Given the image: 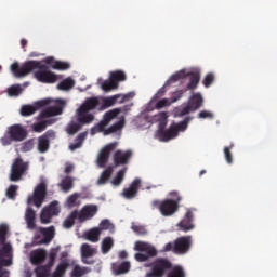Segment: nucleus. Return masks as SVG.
I'll use <instances>...</instances> for the list:
<instances>
[{
	"label": "nucleus",
	"instance_id": "9",
	"mask_svg": "<svg viewBox=\"0 0 277 277\" xmlns=\"http://www.w3.org/2000/svg\"><path fill=\"white\" fill-rule=\"evenodd\" d=\"M45 198H47V183L41 182L34 189L32 196L28 197L27 205H31V202H34L35 207L40 209Z\"/></svg>",
	"mask_w": 277,
	"mask_h": 277
},
{
	"label": "nucleus",
	"instance_id": "44",
	"mask_svg": "<svg viewBox=\"0 0 277 277\" xmlns=\"http://www.w3.org/2000/svg\"><path fill=\"white\" fill-rule=\"evenodd\" d=\"M85 140V133H80L77 137H76V143L71 144L69 146V148L71 150H77V148H81V146L83 145V141Z\"/></svg>",
	"mask_w": 277,
	"mask_h": 277
},
{
	"label": "nucleus",
	"instance_id": "40",
	"mask_svg": "<svg viewBox=\"0 0 277 277\" xmlns=\"http://www.w3.org/2000/svg\"><path fill=\"white\" fill-rule=\"evenodd\" d=\"M192 121V117H186L183 121L179 122L177 124H171L176 129V135L179 136V131H185Z\"/></svg>",
	"mask_w": 277,
	"mask_h": 277
},
{
	"label": "nucleus",
	"instance_id": "22",
	"mask_svg": "<svg viewBox=\"0 0 277 277\" xmlns=\"http://www.w3.org/2000/svg\"><path fill=\"white\" fill-rule=\"evenodd\" d=\"M187 105L192 109V111H198L202 105H205V98L200 93H194L188 100Z\"/></svg>",
	"mask_w": 277,
	"mask_h": 277
},
{
	"label": "nucleus",
	"instance_id": "33",
	"mask_svg": "<svg viewBox=\"0 0 277 277\" xmlns=\"http://www.w3.org/2000/svg\"><path fill=\"white\" fill-rule=\"evenodd\" d=\"M90 272H92V269H90V267H81L79 265H76L71 272V277H81V276H85V274H90Z\"/></svg>",
	"mask_w": 277,
	"mask_h": 277
},
{
	"label": "nucleus",
	"instance_id": "6",
	"mask_svg": "<svg viewBox=\"0 0 277 277\" xmlns=\"http://www.w3.org/2000/svg\"><path fill=\"white\" fill-rule=\"evenodd\" d=\"M134 250L138 252L134 255V259L138 261V263H145V261H148L158 254L157 249L154 246L144 241H136Z\"/></svg>",
	"mask_w": 277,
	"mask_h": 277
},
{
	"label": "nucleus",
	"instance_id": "64",
	"mask_svg": "<svg viewBox=\"0 0 277 277\" xmlns=\"http://www.w3.org/2000/svg\"><path fill=\"white\" fill-rule=\"evenodd\" d=\"M162 96H166V85L158 90V92L154 95L153 101H157V98H161Z\"/></svg>",
	"mask_w": 277,
	"mask_h": 277
},
{
	"label": "nucleus",
	"instance_id": "29",
	"mask_svg": "<svg viewBox=\"0 0 277 277\" xmlns=\"http://www.w3.org/2000/svg\"><path fill=\"white\" fill-rule=\"evenodd\" d=\"M113 269H114V274L116 276L127 274V272H129V269H131V263L122 262L121 264L114 265Z\"/></svg>",
	"mask_w": 277,
	"mask_h": 277
},
{
	"label": "nucleus",
	"instance_id": "63",
	"mask_svg": "<svg viewBox=\"0 0 277 277\" xmlns=\"http://www.w3.org/2000/svg\"><path fill=\"white\" fill-rule=\"evenodd\" d=\"M100 228L101 230H109V228H111V223L109 220L105 219L100 223Z\"/></svg>",
	"mask_w": 277,
	"mask_h": 277
},
{
	"label": "nucleus",
	"instance_id": "42",
	"mask_svg": "<svg viewBox=\"0 0 277 277\" xmlns=\"http://www.w3.org/2000/svg\"><path fill=\"white\" fill-rule=\"evenodd\" d=\"M61 187L63 192L68 193L69 190L72 189V177L66 176L62 180L61 182Z\"/></svg>",
	"mask_w": 277,
	"mask_h": 277
},
{
	"label": "nucleus",
	"instance_id": "49",
	"mask_svg": "<svg viewBox=\"0 0 277 277\" xmlns=\"http://www.w3.org/2000/svg\"><path fill=\"white\" fill-rule=\"evenodd\" d=\"M21 92H23V88H21V84L11 85L8 89V94L10 96H21Z\"/></svg>",
	"mask_w": 277,
	"mask_h": 277
},
{
	"label": "nucleus",
	"instance_id": "45",
	"mask_svg": "<svg viewBox=\"0 0 277 277\" xmlns=\"http://www.w3.org/2000/svg\"><path fill=\"white\" fill-rule=\"evenodd\" d=\"M85 140V133H80L77 137H76V143L71 144L69 146V148L71 150H77V148H81V146L83 145V141Z\"/></svg>",
	"mask_w": 277,
	"mask_h": 277
},
{
	"label": "nucleus",
	"instance_id": "36",
	"mask_svg": "<svg viewBox=\"0 0 277 277\" xmlns=\"http://www.w3.org/2000/svg\"><path fill=\"white\" fill-rule=\"evenodd\" d=\"M51 273V266L48 264L38 266L35 269V274L37 277H49V274Z\"/></svg>",
	"mask_w": 277,
	"mask_h": 277
},
{
	"label": "nucleus",
	"instance_id": "46",
	"mask_svg": "<svg viewBox=\"0 0 277 277\" xmlns=\"http://www.w3.org/2000/svg\"><path fill=\"white\" fill-rule=\"evenodd\" d=\"M52 68L54 70H68L70 68V63L62 62V61H55L52 64Z\"/></svg>",
	"mask_w": 277,
	"mask_h": 277
},
{
	"label": "nucleus",
	"instance_id": "51",
	"mask_svg": "<svg viewBox=\"0 0 277 277\" xmlns=\"http://www.w3.org/2000/svg\"><path fill=\"white\" fill-rule=\"evenodd\" d=\"M183 77H185V72L179 71L172 75L164 85H170V83H176V81H180V79H183Z\"/></svg>",
	"mask_w": 277,
	"mask_h": 277
},
{
	"label": "nucleus",
	"instance_id": "19",
	"mask_svg": "<svg viewBox=\"0 0 277 277\" xmlns=\"http://www.w3.org/2000/svg\"><path fill=\"white\" fill-rule=\"evenodd\" d=\"M47 105H51V100H42L35 104V106L31 105H25L21 108L22 116H34L35 111H38L40 107H44Z\"/></svg>",
	"mask_w": 277,
	"mask_h": 277
},
{
	"label": "nucleus",
	"instance_id": "30",
	"mask_svg": "<svg viewBox=\"0 0 277 277\" xmlns=\"http://www.w3.org/2000/svg\"><path fill=\"white\" fill-rule=\"evenodd\" d=\"M200 83V72H192L186 90H196Z\"/></svg>",
	"mask_w": 277,
	"mask_h": 277
},
{
	"label": "nucleus",
	"instance_id": "13",
	"mask_svg": "<svg viewBox=\"0 0 277 277\" xmlns=\"http://www.w3.org/2000/svg\"><path fill=\"white\" fill-rule=\"evenodd\" d=\"M118 146V142L110 143L106 145L98 154L97 156V166L98 168H105L107 166V162L109 161V155L116 150V147Z\"/></svg>",
	"mask_w": 277,
	"mask_h": 277
},
{
	"label": "nucleus",
	"instance_id": "57",
	"mask_svg": "<svg viewBox=\"0 0 277 277\" xmlns=\"http://www.w3.org/2000/svg\"><path fill=\"white\" fill-rule=\"evenodd\" d=\"M197 118H199L200 120H205V119H209V120H213L214 115L213 113L209 111V110H201L198 115Z\"/></svg>",
	"mask_w": 277,
	"mask_h": 277
},
{
	"label": "nucleus",
	"instance_id": "10",
	"mask_svg": "<svg viewBox=\"0 0 277 277\" xmlns=\"http://www.w3.org/2000/svg\"><path fill=\"white\" fill-rule=\"evenodd\" d=\"M66 107V101L56 100L54 106H50L42 110L39 115L40 120H44V118H51V116H61L64 113V108Z\"/></svg>",
	"mask_w": 277,
	"mask_h": 277
},
{
	"label": "nucleus",
	"instance_id": "2",
	"mask_svg": "<svg viewBox=\"0 0 277 277\" xmlns=\"http://www.w3.org/2000/svg\"><path fill=\"white\" fill-rule=\"evenodd\" d=\"M98 105V97H88L77 109L78 122L80 124H92L94 122V115L90 114V111H93Z\"/></svg>",
	"mask_w": 277,
	"mask_h": 277
},
{
	"label": "nucleus",
	"instance_id": "52",
	"mask_svg": "<svg viewBox=\"0 0 277 277\" xmlns=\"http://www.w3.org/2000/svg\"><path fill=\"white\" fill-rule=\"evenodd\" d=\"M213 81H215V75H213V72H209L203 78L202 83L205 88H211V84L213 83Z\"/></svg>",
	"mask_w": 277,
	"mask_h": 277
},
{
	"label": "nucleus",
	"instance_id": "60",
	"mask_svg": "<svg viewBox=\"0 0 277 277\" xmlns=\"http://www.w3.org/2000/svg\"><path fill=\"white\" fill-rule=\"evenodd\" d=\"M132 230L136 233L137 235H148V232L146 230V227L141 225H134L132 226Z\"/></svg>",
	"mask_w": 277,
	"mask_h": 277
},
{
	"label": "nucleus",
	"instance_id": "11",
	"mask_svg": "<svg viewBox=\"0 0 277 277\" xmlns=\"http://www.w3.org/2000/svg\"><path fill=\"white\" fill-rule=\"evenodd\" d=\"M54 215H60V207L57 201L51 202L48 207H44L40 214L41 224H51V220Z\"/></svg>",
	"mask_w": 277,
	"mask_h": 277
},
{
	"label": "nucleus",
	"instance_id": "43",
	"mask_svg": "<svg viewBox=\"0 0 277 277\" xmlns=\"http://www.w3.org/2000/svg\"><path fill=\"white\" fill-rule=\"evenodd\" d=\"M167 277H185V271L181 266H175L168 273Z\"/></svg>",
	"mask_w": 277,
	"mask_h": 277
},
{
	"label": "nucleus",
	"instance_id": "54",
	"mask_svg": "<svg viewBox=\"0 0 277 277\" xmlns=\"http://www.w3.org/2000/svg\"><path fill=\"white\" fill-rule=\"evenodd\" d=\"M45 130H47V123H44V121H39L32 124V131H35V133H42V131H45Z\"/></svg>",
	"mask_w": 277,
	"mask_h": 277
},
{
	"label": "nucleus",
	"instance_id": "28",
	"mask_svg": "<svg viewBox=\"0 0 277 277\" xmlns=\"http://www.w3.org/2000/svg\"><path fill=\"white\" fill-rule=\"evenodd\" d=\"M114 174V167L106 168L97 180V185H105Z\"/></svg>",
	"mask_w": 277,
	"mask_h": 277
},
{
	"label": "nucleus",
	"instance_id": "39",
	"mask_svg": "<svg viewBox=\"0 0 277 277\" xmlns=\"http://www.w3.org/2000/svg\"><path fill=\"white\" fill-rule=\"evenodd\" d=\"M102 90H104V92H111V90H118V82H115L111 78L110 80H105L102 83Z\"/></svg>",
	"mask_w": 277,
	"mask_h": 277
},
{
	"label": "nucleus",
	"instance_id": "38",
	"mask_svg": "<svg viewBox=\"0 0 277 277\" xmlns=\"http://www.w3.org/2000/svg\"><path fill=\"white\" fill-rule=\"evenodd\" d=\"M110 79L115 82L118 83L120 81H127V74L122 70H117L110 72Z\"/></svg>",
	"mask_w": 277,
	"mask_h": 277
},
{
	"label": "nucleus",
	"instance_id": "23",
	"mask_svg": "<svg viewBox=\"0 0 277 277\" xmlns=\"http://www.w3.org/2000/svg\"><path fill=\"white\" fill-rule=\"evenodd\" d=\"M39 232L41 235H43V238L39 241V243H51L53 241V237H55V227L50 226V227H40Z\"/></svg>",
	"mask_w": 277,
	"mask_h": 277
},
{
	"label": "nucleus",
	"instance_id": "35",
	"mask_svg": "<svg viewBox=\"0 0 277 277\" xmlns=\"http://www.w3.org/2000/svg\"><path fill=\"white\" fill-rule=\"evenodd\" d=\"M114 248V238L106 237L102 241V254H107Z\"/></svg>",
	"mask_w": 277,
	"mask_h": 277
},
{
	"label": "nucleus",
	"instance_id": "55",
	"mask_svg": "<svg viewBox=\"0 0 277 277\" xmlns=\"http://www.w3.org/2000/svg\"><path fill=\"white\" fill-rule=\"evenodd\" d=\"M235 146L233 143L228 147H224V157L226 159L227 163H233V154L230 153V149Z\"/></svg>",
	"mask_w": 277,
	"mask_h": 277
},
{
	"label": "nucleus",
	"instance_id": "12",
	"mask_svg": "<svg viewBox=\"0 0 277 277\" xmlns=\"http://www.w3.org/2000/svg\"><path fill=\"white\" fill-rule=\"evenodd\" d=\"M80 252H81V261L82 263H84V265H94V263H96V261L90 260V259L98 254V249H96L95 247H92L89 243H82L80 248Z\"/></svg>",
	"mask_w": 277,
	"mask_h": 277
},
{
	"label": "nucleus",
	"instance_id": "37",
	"mask_svg": "<svg viewBox=\"0 0 277 277\" xmlns=\"http://www.w3.org/2000/svg\"><path fill=\"white\" fill-rule=\"evenodd\" d=\"M75 88V80L72 78H66L57 84L58 90H72Z\"/></svg>",
	"mask_w": 277,
	"mask_h": 277
},
{
	"label": "nucleus",
	"instance_id": "25",
	"mask_svg": "<svg viewBox=\"0 0 277 277\" xmlns=\"http://www.w3.org/2000/svg\"><path fill=\"white\" fill-rule=\"evenodd\" d=\"M30 261L32 265H40L47 261V251L44 249H38L31 252Z\"/></svg>",
	"mask_w": 277,
	"mask_h": 277
},
{
	"label": "nucleus",
	"instance_id": "16",
	"mask_svg": "<svg viewBox=\"0 0 277 277\" xmlns=\"http://www.w3.org/2000/svg\"><path fill=\"white\" fill-rule=\"evenodd\" d=\"M133 96H135L133 93H128L126 95L116 94L110 97H104L102 100V109H108V107H114V104L118 103L119 98H121L119 103H124L126 101H129V98H133Z\"/></svg>",
	"mask_w": 277,
	"mask_h": 277
},
{
	"label": "nucleus",
	"instance_id": "53",
	"mask_svg": "<svg viewBox=\"0 0 277 277\" xmlns=\"http://www.w3.org/2000/svg\"><path fill=\"white\" fill-rule=\"evenodd\" d=\"M16 192H18V186L17 185L9 186V188L6 189L8 198H10L11 200H14V198H16Z\"/></svg>",
	"mask_w": 277,
	"mask_h": 277
},
{
	"label": "nucleus",
	"instance_id": "59",
	"mask_svg": "<svg viewBox=\"0 0 277 277\" xmlns=\"http://www.w3.org/2000/svg\"><path fill=\"white\" fill-rule=\"evenodd\" d=\"M170 105V100L168 98H162V100H159L156 105H155V108L156 109H163V107H169Z\"/></svg>",
	"mask_w": 277,
	"mask_h": 277
},
{
	"label": "nucleus",
	"instance_id": "56",
	"mask_svg": "<svg viewBox=\"0 0 277 277\" xmlns=\"http://www.w3.org/2000/svg\"><path fill=\"white\" fill-rule=\"evenodd\" d=\"M57 258V249H52L49 253V262H48V266L49 267H53V265H55V259Z\"/></svg>",
	"mask_w": 277,
	"mask_h": 277
},
{
	"label": "nucleus",
	"instance_id": "8",
	"mask_svg": "<svg viewBox=\"0 0 277 277\" xmlns=\"http://www.w3.org/2000/svg\"><path fill=\"white\" fill-rule=\"evenodd\" d=\"M170 269H172V262L166 258H158L151 263V269L145 277H163Z\"/></svg>",
	"mask_w": 277,
	"mask_h": 277
},
{
	"label": "nucleus",
	"instance_id": "47",
	"mask_svg": "<svg viewBox=\"0 0 277 277\" xmlns=\"http://www.w3.org/2000/svg\"><path fill=\"white\" fill-rule=\"evenodd\" d=\"M67 206L69 209H72V207H79V194L75 193L71 196L67 198Z\"/></svg>",
	"mask_w": 277,
	"mask_h": 277
},
{
	"label": "nucleus",
	"instance_id": "21",
	"mask_svg": "<svg viewBox=\"0 0 277 277\" xmlns=\"http://www.w3.org/2000/svg\"><path fill=\"white\" fill-rule=\"evenodd\" d=\"M194 212L192 210H187L185 216L177 224L180 230L184 233H188V230H194Z\"/></svg>",
	"mask_w": 277,
	"mask_h": 277
},
{
	"label": "nucleus",
	"instance_id": "31",
	"mask_svg": "<svg viewBox=\"0 0 277 277\" xmlns=\"http://www.w3.org/2000/svg\"><path fill=\"white\" fill-rule=\"evenodd\" d=\"M120 111H122L120 108H115L113 110L105 113L102 121L106 126L109 124L111 122V120H114V118H116L118 116V114H120Z\"/></svg>",
	"mask_w": 277,
	"mask_h": 277
},
{
	"label": "nucleus",
	"instance_id": "32",
	"mask_svg": "<svg viewBox=\"0 0 277 277\" xmlns=\"http://www.w3.org/2000/svg\"><path fill=\"white\" fill-rule=\"evenodd\" d=\"M79 217V212L77 210L72 211L70 215L64 221V228H72L75 226V221Z\"/></svg>",
	"mask_w": 277,
	"mask_h": 277
},
{
	"label": "nucleus",
	"instance_id": "20",
	"mask_svg": "<svg viewBox=\"0 0 277 277\" xmlns=\"http://www.w3.org/2000/svg\"><path fill=\"white\" fill-rule=\"evenodd\" d=\"M166 127L160 126V129L158 131V138L160 142H170V140H174V137H179L176 135V128L173 126H170L169 129L164 130Z\"/></svg>",
	"mask_w": 277,
	"mask_h": 277
},
{
	"label": "nucleus",
	"instance_id": "41",
	"mask_svg": "<svg viewBox=\"0 0 277 277\" xmlns=\"http://www.w3.org/2000/svg\"><path fill=\"white\" fill-rule=\"evenodd\" d=\"M124 174H127V169H121L117 172V175L113 179L111 184L118 187L124 181Z\"/></svg>",
	"mask_w": 277,
	"mask_h": 277
},
{
	"label": "nucleus",
	"instance_id": "34",
	"mask_svg": "<svg viewBox=\"0 0 277 277\" xmlns=\"http://www.w3.org/2000/svg\"><path fill=\"white\" fill-rule=\"evenodd\" d=\"M68 262H61L55 272L52 274V277H64L66 271L68 269Z\"/></svg>",
	"mask_w": 277,
	"mask_h": 277
},
{
	"label": "nucleus",
	"instance_id": "48",
	"mask_svg": "<svg viewBox=\"0 0 277 277\" xmlns=\"http://www.w3.org/2000/svg\"><path fill=\"white\" fill-rule=\"evenodd\" d=\"M190 111L192 108L189 107V104H187L186 106H180L175 108V116L182 118V116H187V114H189Z\"/></svg>",
	"mask_w": 277,
	"mask_h": 277
},
{
	"label": "nucleus",
	"instance_id": "4",
	"mask_svg": "<svg viewBox=\"0 0 277 277\" xmlns=\"http://www.w3.org/2000/svg\"><path fill=\"white\" fill-rule=\"evenodd\" d=\"M6 134L0 140L2 146H10L13 142H25L29 132L23 124L16 123L8 128Z\"/></svg>",
	"mask_w": 277,
	"mask_h": 277
},
{
	"label": "nucleus",
	"instance_id": "7",
	"mask_svg": "<svg viewBox=\"0 0 277 277\" xmlns=\"http://www.w3.org/2000/svg\"><path fill=\"white\" fill-rule=\"evenodd\" d=\"M29 170V162L23 160V158H15L9 174V180L12 183H18V181H23V176L27 174Z\"/></svg>",
	"mask_w": 277,
	"mask_h": 277
},
{
	"label": "nucleus",
	"instance_id": "58",
	"mask_svg": "<svg viewBox=\"0 0 277 277\" xmlns=\"http://www.w3.org/2000/svg\"><path fill=\"white\" fill-rule=\"evenodd\" d=\"M34 148V140H28L22 145V153H29Z\"/></svg>",
	"mask_w": 277,
	"mask_h": 277
},
{
	"label": "nucleus",
	"instance_id": "27",
	"mask_svg": "<svg viewBox=\"0 0 277 277\" xmlns=\"http://www.w3.org/2000/svg\"><path fill=\"white\" fill-rule=\"evenodd\" d=\"M124 129V117H122L119 121L110 126L104 131V135H111V133H118V131H122Z\"/></svg>",
	"mask_w": 277,
	"mask_h": 277
},
{
	"label": "nucleus",
	"instance_id": "14",
	"mask_svg": "<svg viewBox=\"0 0 277 277\" xmlns=\"http://www.w3.org/2000/svg\"><path fill=\"white\" fill-rule=\"evenodd\" d=\"M51 140H55V131L49 130L43 135L38 137L37 148L39 153L44 154L51 147Z\"/></svg>",
	"mask_w": 277,
	"mask_h": 277
},
{
	"label": "nucleus",
	"instance_id": "61",
	"mask_svg": "<svg viewBox=\"0 0 277 277\" xmlns=\"http://www.w3.org/2000/svg\"><path fill=\"white\" fill-rule=\"evenodd\" d=\"M185 92H187V90H180V91H175L172 94V103H176V101L183 98V94H185Z\"/></svg>",
	"mask_w": 277,
	"mask_h": 277
},
{
	"label": "nucleus",
	"instance_id": "18",
	"mask_svg": "<svg viewBox=\"0 0 277 277\" xmlns=\"http://www.w3.org/2000/svg\"><path fill=\"white\" fill-rule=\"evenodd\" d=\"M140 187H142V180L140 177H136L133 180V182L130 184L128 188H124L122 192L123 198L127 200H133L135 196H137V192H140Z\"/></svg>",
	"mask_w": 277,
	"mask_h": 277
},
{
	"label": "nucleus",
	"instance_id": "5",
	"mask_svg": "<svg viewBox=\"0 0 277 277\" xmlns=\"http://www.w3.org/2000/svg\"><path fill=\"white\" fill-rule=\"evenodd\" d=\"M192 249V236H182L164 245L163 252H173L174 254H187Z\"/></svg>",
	"mask_w": 277,
	"mask_h": 277
},
{
	"label": "nucleus",
	"instance_id": "24",
	"mask_svg": "<svg viewBox=\"0 0 277 277\" xmlns=\"http://www.w3.org/2000/svg\"><path fill=\"white\" fill-rule=\"evenodd\" d=\"M25 222L29 230H36V210L34 208L26 209Z\"/></svg>",
	"mask_w": 277,
	"mask_h": 277
},
{
	"label": "nucleus",
	"instance_id": "3",
	"mask_svg": "<svg viewBox=\"0 0 277 277\" xmlns=\"http://www.w3.org/2000/svg\"><path fill=\"white\" fill-rule=\"evenodd\" d=\"M171 196H173L175 199H166L162 201L154 200L151 202V207H154V209H159L163 217H171V215H174V213L179 211V202H181L182 198L176 192H172Z\"/></svg>",
	"mask_w": 277,
	"mask_h": 277
},
{
	"label": "nucleus",
	"instance_id": "1",
	"mask_svg": "<svg viewBox=\"0 0 277 277\" xmlns=\"http://www.w3.org/2000/svg\"><path fill=\"white\" fill-rule=\"evenodd\" d=\"M11 71L17 79L35 72L34 77L40 83H55L57 81V75L49 70V66L42 65L40 61H27L22 66L18 63H13L11 65Z\"/></svg>",
	"mask_w": 277,
	"mask_h": 277
},
{
	"label": "nucleus",
	"instance_id": "50",
	"mask_svg": "<svg viewBox=\"0 0 277 277\" xmlns=\"http://www.w3.org/2000/svg\"><path fill=\"white\" fill-rule=\"evenodd\" d=\"M81 122L79 123H70L68 127H67V133L68 135H75V133H77L78 131H81Z\"/></svg>",
	"mask_w": 277,
	"mask_h": 277
},
{
	"label": "nucleus",
	"instance_id": "62",
	"mask_svg": "<svg viewBox=\"0 0 277 277\" xmlns=\"http://www.w3.org/2000/svg\"><path fill=\"white\" fill-rule=\"evenodd\" d=\"M158 120H160V127H168V114L160 113L158 115Z\"/></svg>",
	"mask_w": 277,
	"mask_h": 277
},
{
	"label": "nucleus",
	"instance_id": "15",
	"mask_svg": "<svg viewBox=\"0 0 277 277\" xmlns=\"http://www.w3.org/2000/svg\"><path fill=\"white\" fill-rule=\"evenodd\" d=\"M132 157H133V151L131 149H128L126 151L118 149L117 151H115L113 156L115 168H119V166L129 164V161H131Z\"/></svg>",
	"mask_w": 277,
	"mask_h": 277
},
{
	"label": "nucleus",
	"instance_id": "26",
	"mask_svg": "<svg viewBox=\"0 0 277 277\" xmlns=\"http://www.w3.org/2000/svg\"><path fill=\"white\" fill-rule=\"evenodd\" d=\"M84 239L87 241H91L92 243H96L101 239V229L100 228H92L84 234Z\"/></svg>",
	"mask_w": 277,
	"mask_h": 277
},
{
	"label": "nucleus",
	"instance_id": "17",
	"mask_svg": "<svg viewBox=\"0 0 277 277\" xmlns=\"http://www.w3.org/2000/svg\"><path fill=\"white\" fill-rule=\"evenodd\" d=\"M98 213V206L96 205H85L80 212H78L79 222H88L92 220L94 215Z\"/></svg>",
	"mask_w": 277,
	"mask_h": 277
}]
</instances>
